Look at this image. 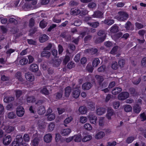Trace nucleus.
<instances>
[{"mask_svg":"<svg viewBox=\"0 0 146 146\" xmlns=\"http://www.w3.org/2000/svg\"><path fill=\"white\" fill-rule=\"evenodd\" d=\"M52 139V136L51 134H47L45 135L44 137V141L46 143H49L51 141Z\"/></svg>","mask_w":146,"mask_h":146,"instance_id":"4468645a","label":"nucleus"},{"mask_svg":"<svg viewBox=\"0 0 146 146\" xmlns=\"http://www.w3.org/2000/svg\"><path fill=\"white\" fill-rule=\"evenodd\" d=\"M74 140L76 142H80L82 140V135L80 134L74 135Z\"/></svg>","mask_w":146,"mask_h":146,"instance_id":"aec40b11","label":"nucleus"},{"mask_svg":"<svg viewBox=\"0 0 146 146\" xmlns=\"http://www.w3.org/2000/svg\"><path fill=\"white\" fill-rule=\"evenodd\" d=\"M71 88L69 86L66 88L65 89V96L66 97H68L71 91Z\"/></svg>","mask_w":146,"mask_h":146,"instance_id":"c756f323","label":"nucleus"},{"mask_svg":"<svg viewBox=\"0 0 146 146\" xmlns=\"http://www.w3.org/2000/svg\"><path fill=\"white\" fill-rule=\"evenodd\" d=\"M118 48L117 46L114 47L110 52V53L111 54L115 55L117 51Z\"/></svg>","mask_w":146,"mask_h":146,"instance_id":"6e6d98bb","label":"nucleus"},{"mask_svg":"<svg viewBox=\"0 0 146 146\" xmlns=\"http://www.w3.org/2000/svg\"><path fill=\"white\" fill-rule=\"evenodd\" d=\"M120 106V104L118 102H114L113 104V107L115 109L118 108Z\"/></svg>","mask_w":146,"mask_h":146,"instance_id":"680f3d73","label":"nucleus"},{"mask_svg":"<svg viewBox=\"0 0 146 146\" xmlns=\"http://www.w3.org/2000/svg\"><path fill=\"white\" fill-rule=\"evenodd\" d=\"M104 23L106 24L110 25L114 23V21L113 19H107L104 21Z\"/></svg>","mask_w":146,"mask_h":146,"instance_id":"37998d69","label":"nucleus"},{"mask_svg":"<svg viewBox=\"0 0 146 146\" xmlns=\"http://www.w3.org/2000/svg\"><path fill=\"white\" fill-rule=\"evenodd\" d=\"M40 91L41 93L45 95H48L49 94L47 87H45L41 88Z\"/></svg>","mask_w":146,"mask_h":146,"instance_id":"bb28decb","label":"nucleus"},{"mask_svg":"<svg viewBox=\"0 0 146 146\" xmlns=\"http://www.w3.org/2000/svg\"><path fill=\"white\" fill-rule=\"evenodd\" d=\"M106 70L105 66L104 65H102L98 69V70L99 72H104Z\"/></svg>","mask_w":146,"mask_h":146,"instance_id":"8fccbe9b","label":"nucleus"},{"mask_svg":"<svg viewBox=\"0 0 146 146\" xmlns=\"http://www.w3.org/2000/svg\"><path fill=\"white\" fill-rule=\"evenodd\" d=\"M79 111L82 114H85L87 112L86 108L84 106H81L79 109Z\"/></svg>","mask_w":146,"mask_h":146,"instance_id":"393cba45","label":"nucleus"},{"mask_svg":"<svg viewBox=\"0 0 146 146\" xmlns=\"http://www.w3.org/2000/svg\"><path fill=\"white\" fill-rule=\"evenodd\" d=\"M81 11L78 9H75L74 10L72 11L70 13L74 15H76L80 13Z\"/></svg>","mask_w":146,"mask_h":146,"instance_id":"79ce46f5","label":"nucleus"},{"mask_svg":"<svg viewBox=\"0 0 146 146\" xmlns=\"http://www.w3.org/2000/svg\"><path fill=\"white\" fill-rule=\"evenodd\" d=\"M27 101L28 103H32L35 101V98L33 96H27Z\"/></svg>","mask_w":146,"mask_h":146,"instance_id":"c85d7f7f","label":"nucleus"},{"mask_svg":"<svg viewBox=\"0 0 146 146\" xmlns=\"http://www.w3.org/2000/svg\"><path fill=\"white\" fill-rule=\"evenodd\" d=\"M92 138V136L90 135H85L83 136L82 141L83 142H87L90 140Z\"/></svg>","mask_w":146,"mask_h":146,"instance_id":"6ab92c4d","label":"nucleus"},{"mask_svg":"<svg viewBox=\"0 0 146 146\" xmlns=\"http://www.w3.org/2000/svg\"><path fill=\"white\" fill-rule=\"evenodd\" d=\"M111 67L113 69H117L118 68V66L117 62H113L111 64Z\"/></svg>","mask_w":146,"mask_h":146,"instance_id":"09e8293b","label":"nucleus"},{"mask_svg":"<svg viewBox=\"0 0 146 146\" xmlns=\"http://www.w3.org/2000/svg\"><path fill=\"white\" fill-rule=\"evenodd\" d=\"M7 116L10 119H13L15 117L16 115L14 113L11 112L8 113Z\"/></svg>","mask_w":146,"mask_h":146,"instance_id":"3c124183","label":"nucleus"},{"mask_svg":"<svg viewBox=\"0 0 146 146\" xmlns=\"http://www.w3.org/2000/svg\"><path fill=\"white\" fill-rule=\"evenodd\" d=\"M105 135L104 133L102 131H100L97 133L95 136L96 139H100L102 138Z\"/></svg>","mask_w":146,"mask_h":146,"instance_id":"5701e85b","label":"nucleus"},{"mask_svg":"<svg viewBox=\"0 0 146 146\" xmlns=\"http://www.w3.org/2000/svg\"><path fill=\"white\" fill-rule=\"evenodd\" d=\"M79 87H78V88H74L73 89L72 96L73 97L75 98H78L80 96V90Z\"/></svg>","mask_w":146,"mask_h":146,"instance_id":"39448f33","label":"nucleus"},{"mask_svg":"<svg viewBox=\"0 0 146 146\" xmlns=\"http://www.w3.org/2000/svg\"><path fill=\"white\" fill-rule=\"evenodd\" d=\"M14 98L12 97H6L4 99V101L6 103L11 102L14 100Z\"/></svg>","mask_w":146,"mask_h":146,"instance_id":"58836bf2","label":"nucleus"},{"mask_svg":"<svg viewBox=\"0 0 146 146\" xmlns=\"http://www.w3.org/2000/svg\"><path fill=\"white\" fill-rule=\"evenodd\" d=\"M74 63L72 62H71L68 64L67 67L69 69H71L74 67Z\"/></svg>","mask_w":146,"mask_h":146,"instance_id":"338daca9","label":"nucleus"},{"mask_svg":"<svg viewBox=\"0 0 146 146\" xmlns=\"http://www.w3.org/2000/svg\"><path fill=\"white\" fill-rule=\"evenodd\" d=\"M141 102V100L140 99L137 102V104L133 108V111L134 112L136 113H139L141 110V108L138 105L139 104H140Z\"/></svg>","mask_w":146,"mask_h":146,"instance_id":"9b49d317","label":"nucleus"},{"mask_svg":"<svg viewBox=\"0 0 146 146\" xmlns=\"http://www.w3.org/2000/svg\"><path fill=\"white\" fill-rule=\"evenodd\" d=\"M88 117L90 122L92 124H96L97 120V117L93 113H90L89 114Z\"/></svg>","mask_w":146,"mask_h":146,"instance_id":"20e7f679","label":"nucleus"},{"mask_svg":"<svg viewBox=\"0 0 146 146\" xmlns=\"http://www.w3.org/2000/svg\"><path fill=\"white\" fill-rule=\"evenodd\" d=\"M98 34L100 36L98 39L95 40L96 42L98 43L103 41L105 39L106 35L105 32L103 31H100L98 32Z\"/></svg>","mask_w":146,"mask_h":146,"instance_id":"7ed1b4c3","label":"nucleus"},{"mask_svg":"<svg viewBox=\"0 0 146 146\" xmlns=\"http://www.w3.org/2000/svg\"><path fill=\"white\" fill-rule=\"evenodd\" d=\"M118 63L119 66L121 68H122L123 67L125 64V62L124 60L121 59L119 61Z\"/></svg>","mask_w":146,"mask_h":146,"instance_id":"864d4df0","label":"nucleus"},{"mask_svg":"<svg viewBox=\"0 0 146 146\" xmlns=\"http://www.w3.org/2000/svg\"><path fill=\"white\" fill-rule=\"evenodd\" d=\"M88 6L90 8L93 9L96 6V4L94 3H89Z\"/></svg>","mask_w":146,"mask_h":146,"instance_id":"052dcab7","label":"nucleus"},{"mask_svg":"<svg viewBox=\"0 0 146 146\" xmlns=\"http://www.w3.org/2000/svg\"><path fill=\"white\" fill-rule=\"evenodd\" d=\"M16 96L17 97L19 98L22 94V92L20 90H15Z\"/></svg>","mask_w":146,"mask_h":146,"instance_id":"4d7b16f0","label":"nucleus"},{"mask_svg":"<svg viewBox=\"0 0 146 146\" xmlns=\"http://www.w3.org/2000/svg\"><path fill=\"white\" fill-rule=\"evenodd\" d=\"M12 139L11 136L9 135L4 137L3 139V143L5 145H9L11 142Z\"/></svg>","mask_w":146,"mask_h":146,"instance_id":"423d86ee","label":"nucleus"},{"mask_svg":"<svg viewBox=\"0 0 146 146\" xmlns=\"http://www.w3.org/2000/svg\"><path fill=\"white\" fill-rule=\"evenodd\" d=\"M87 118L85 116H81L79 118L80 122L82 124L85 123L87 121Z\"/></svg>","mask_w":146,"mask_h":146,"instance_id":"4c0bfd02","label":"nucleus"},{"mask_svg":"<svg viewBox=\"0 0 146 146\" xmlns=\"http://www.w3.org/2000/svg\"><path fill=\"white\" fill-rule=\"evenodd\" d=\"M122 90L121 88L116 87L113 89L112 91V93L114 95H117L121 92Z\"/></svg>","mask_w":146,"mask_h":146,"instance_id":"412c9836","label":"nucleus"},{"mask_svg":"<svg viewBox=\"0 0 146 146\" xmlns=\"http://www.w3.org/2000/svg\"><path fill=\"white\" fill-rule=\"evenodd\" d=\"M23 139L26 142H29L30 139V138L29 135L28 134L24 135L23 136Z\"/></svg>","mask_w":146,"mask_h":146,"instance_id":"bf43d9fd","label":"nucleus"},{"mask_svg":"<svg viewBox=\"0 0 146 146\" xmlns=\"http://www.w3.org/2000/svg\"><path fill=\"white\" fill-rule=\"evenodd\" d=\"M85 129L88 131H90L92 130L93 127L89 123L85 124L84 125Z\"/></svg>","mask_w":146,"mask_h":146,"instance_id":"473e14b6","label":"nucleus"},{"mask_svg":"<svg viewBox=\"0 0 146 146\" xmlns=\"http://www.w3.org/2000/svg\"><path fill=\"white\" fill-rule=\"evenodd\" d=\"M114 111L113 109L110 108H108L107 113L106 115V117L108 120L111 119V117L113 115Z\"/></svg>","mask_w":146,"mask_h":146,"instance_id":"1a4fd4ad","label":"nucleus"},{"mask_svg":"<svg viewBox=\"0 0 146 146\" xmlns=\"http://www.w3.org/2000/svg\"><path fill=\"white\" fill-rule=\"evenodd\" d=\"M48 115V119L50 121L53 120L55 117V115L54 113H52Z\"/></svg>","mask_w":146,"mask_h":146,"instance_id":"49530a36","label":"nucleus"},{"mask_svg":"<svg viewBox=\"0 0 146 146\" xmlns=\"http://www.w3.org/2000/svg\"><path fill=\"white\" fill-rule=\"evenodd\" d=\"M30 70L33 72H36L38 70V67L36 64H32L30 66Z\"/></svg>","mask_w":146,"mask_h":146,"instance_id":"f3484780","label":"nucleus"},{"mask_svg":"<svg viewBox=\"0 0 146 146\" xmlns=\"http://www.w3.org/2000/svg\"><path fill=\"white\" fill-rule=\"evenodd\" d=\"M23 141L22 136L20 135H17L16 139L12 142V146H19L21 145H24L23 143H22Z\"/></svg>","mask_w":146,"mask_h":146,"instance_id":"f257e3e1","label":"nucleus"},{"mask_svg":"<svg viewBox=\"0 0 146 146\" xmlns=\"http://www.w3.org/2000/svg\"><path fill=\"white\" fill-rule=\"evenodd\" d=\"M2 129L4 130L7 133H10L14 130V127L12 126H9L3 125L1 127Z\"/></svg>","mask_w":146,"mask_h":146,"instance_id":"f8f14e48","label":"nucleus"},{"mask_svg":"<svg viewBox=\"0 0 146 146\" xmlns=\"http://www.w3.org/2000/svg\"><path fill=\"white\" fill-rule=\"evenodd\" d=\"M16 76L19 79V80L21 82L23 81V80L21 77V74L20 72H18L17 73Z\"/></svg>","mask_w":146,"mask_h":146,"instance_id":"e2e57ef3","label":"nucleus"},{"mask_svg":"<svg viewBox=\"0 0 146 146\" xmlns=\"http://www.w3.org/2000/svg\"><path fill=\"white\" fill-rule=\"evenodd\" d=\"M25 111L23 108L22 106L17 108L16 110L17 115L19 117H22L24 114Z\"/></svg>","mask_w":146,"mask_h":146,"instance_id":"6e6552de","label":"nucleus"},{"mask_svg":"<svg viewBox=\"0 0 146 146\" xmlns=\"http://www.w3.org/2000/svg\"><path fill=\"white\" fill-rule=\"evenodd\" d=\"M103 13L99 11H97L94 13L93 15V17H98L101 18L102 17Z\"/></svg>","mask_w":146,"mask_h":146,"instance_id":"f704fd0d","label":"nucleus"},{"mask_svg":"<svg viewBox=\"0 0 146 146\" xmlns=\"http://www.w3.org/2000/svg\"><path fill=\"white\" fill-rule=\"evenodd\" d=\"M97 50L96 48H90L89 49H86L85 51L86 53H90L92 54H94L96 53L97 52Z\"/></svg>","mask_w":146,"mask_h":146,"instance_id":"2eb2a0df","label":"nucleus"},{"mask_svg":"<svg viewBox=\"0 0 146 146\" xmlns=\"http://www.w3.org/2000/svg\"><path fill=\"white\" fill-rule=\"evenodd\" d=\"M48 36L45 35H43L41 36L39 38V40L40 42H44L48 39Z\"/></svg>","mask_w":146,"mask_h":146,"instance_id":"4be33fe9","label":"nucleus"},{"mask_svg":"<svg viewBox=\"0 0 146 146\" xmlns=\"http://www.w3.org/2000/svg\"><path fill=\"white\" fill-rule=\"evenodd\" d=\"M47 25L46 22L44 20H43L40 22L39 25L41 28L43 29L46 27Z\"/></svg>","mask_w":146,"mask_h":146,"instance_id":"a19ab883","label":"nucleus"},{"mask_svg":"<svg viewBox=\"0 0 146 146\" xmlns=\"http://www.w3.org/2000/svg\"><path fill=\"white\" fill-rule=\"evenodd\" d=\"M62 137L59 133H56L55 135V140L56 142H58L60 141L61 142H63L65 141L64 139L61 138Z\"/></svg>","mask_w":146,"mask_h":146,"instance_id":"cd10ccee","label":"nucleus"},{"mask_svg":"<svg viewBox=\"0 0 146 146\" xmlns=\"http://www.w3.org/2000/svg\"><path fill=\"white\" fill-rule=\"evenodd\" d=\"M142 65L143 66H146V58H144L141 61Z\"/></svg>","mask_w":146,"mask_h":146,"instance_id":"774afa93","label":"nucleus"},{"mask_svg":"<svg viewBox=\"0 0 146 146\" xmlns=\"http://www.w3.org/2000/svg\"><path fill=\"white\" fill-rule=\"evenodd\" d=\"M140 116V119L141 121H144L146 119V115L144 113L141 114Z\"/></svg>","mask_w":146,"mask_h":146,"instance_id":"603ef678","label":"nucleus"},{"mask_svg":"<svg viewBox=\"0 0 146 146\" xmlns=\"http://www.w3.org/2000/svg\"><path fill=\"white\" fill-rule=\"evenodd\" d=\"M55 126V125L53 122H50L49 124L48 127V130L51 132L53 131Z\"/></svg>","mask_w":146,"mask_h":146,"instance_id":"a878e982","label":"nucleus"},{"mask_svg":"<svg viewBox=\"0 0 146 146\" xmlns=\"http://www.w3.org/2000/svg\"><path fill=\"white\" fill-rule=\"evenodd\" d=\"M38 112L40 115H42L45 112V109L43 106H41L38 110Z\"/></svg>","mask_w":146,"mask_h":146,"instance_id":"72a5a7b5","label":"nucleus"},{"mask_svg":"<svg viewBox=\"0 0 146 146\" xmlns=\"http://www.w3.org/2000/svg\"><path fill=\"white\" fill-rule=\"evenodd\" d=\"M99 60L98 58L94 59L92 61V66L94 67H96L100 63Z\"/></svg>","mask_w":146,"mask_h":146,"instance_id":"c9c22d12","label":"nucleus"},{"mask_svg":"<svg viewBox=\"0 0 146 146\" xmlns=\"http://www.w3.org/2000/svg\"><path fill=\"white\" fill-rule=\"evenodd\" d=\"M88 109L87 110L90 109L93 110L95 108L94 105L93 104L90 103L88 104Z\"/></svg>","mask_w":146,"mask_h":146,"instance_id":"5fc2aeb1","label":"nucleus"},{"mask_svg":"<svg viewBox=\"0 0 146 146\" xmlns=\"http://www.w3.org/2000/svg\"><path fill=\"white\" fill-rule=\"evenodd\" d=\"M81 21L79 20H76L74 23V25L77 26H79L81 25Z\"/></svg>","mask_w":146,"mask_h":146,"instance_id":"69168bd1","label":"nucleus"},{"mask_svg":"<svg viewBox=\"0 0 146 146\" xmlns=\"http://www.w3.org/2000/svg\"><path fill=\"white\" fill-rule=\"evenodd\" d=\"M71 132V130L70 128H66L62 129L60 132L61 134L63 136H67Z\"/></svg>","mask_w":146,"mask_h":146,"instance_id":"9d476101","label":"nucleus"},{"mask_svg":"<svg viewBox=\"0 0 146 146\" xmlns=\"http://www.w3.org/2000/svg\"><path fill=\"white\" fill-rule=\"evenodd\" d=\"M128 17V14L124 12H120L118 13V15L116 17V18L119 21H123L126 20Z\"/></svg>","mask_w":146,"mask_h":146,"instance_id":"f03ea898","label":"nucleus"},{"mask_svg":"<svg viewBox=\"0 0 146 146\" xmlns=\"http://www.w3.org/2000/svg\"><path fill=\"white\" fill-rule=\"evenodd\" d=\"M104 117H101L100 118L99 121V124L100 126H102L104 125Z\"/></svg>","mask_w":146,"mask_h":146,"instance_id":"a18cd8bd","label":"nucleus"},{"mask_svg":"<svg viewBox=\"0 0 146 146\" xmlns=\"http://www.w3.org/2000/svg\"><path fill=\"white\" fill-rule=\"evenodd\" d=\"M124 109L126 112H129L132 110V107L130 105H127L124 106Z\"/></svg>","mask_w":146,"mask_h":146,"instance_id":"ea45409f","label":"nucleus"},{"mask_svg":"<svg viewBox=\"0 0 146 146\" xmlns=\"http://www.w3.org/2000/svg\"><path fill=\"white\" fill-rule=\"evenodd\" d=\"M39 142V139L38 138H35L32 141V144L33 146H38Z\"/></svg>","mask_w":146,"mask_h":146,"instance_id":"e433bc0d","label":"nucleus"},{"mask_svg":"<svg viewBox=\"0 0 146 146\" xmlns=\"http://www.w3.org/2000/svg\"><path fill=\"white\" fill-rule=\"evenodd\" d=\"M4 112V108L3 105L0 104V115H3Z\"/></svg>","mask_w":146,"mask_h":146,"instance_id":"0e129e2a","label":"nucleus"},{"mask_svg":"<svg viewBox=\"0 0 146 146\" xmlns=\"http://www.w3.org/2000/svg\"><path fill=\"white\" fill-rule=\"evenodd\" d=\"M73 118L70 116L66 118L64 121V125L66 127L67 126V124L70 123L72 120Z\"/></svg>","mask_w":146,"mask_h":146,"instance_id":"7c9ffc66","label":"nucleus"},{"mask_svg":"<svg viewBox=\"0 0 146 146\" xmlns=\"http://www.w3.org/2000/svg\"><path fill=\"white\" fill-rule=\"evenodd\" d=\"M111 32L113 33H117L118 31V27L116 25H114L110 29Z\"/></svg>","mask_w":146,"mask_h":146,"instance_id":"2f4dec72","label":"nucleus"},{"mask_svg":"<svg viewBox=\"0 0 146 146\" xmlns=\"http://www.w3.org/2000/svg\"><path fill=\"white\" fill-rule=\"evenodd\" d=\"M106 109L102 108H98L96 111V114L98 115H101L106 112Z\"/></svg>","mask_w":146,"mask_h":146,"instance_id":"dca6fc26","label":"nucleus"},{"mask_svg":"<svg viewBox=\"0 0 146 146\" xmlns=\"http://www.w3.org/2000/svg\"><path fill=\"white\" fill-rule=\"evenodd\" d=\"M28 60L26 58H23L21 59L19 62L20 64L22 65H24L27 63Z\"/></svg>","mask_w":146,"mask_h":146,"instance_id":"de8ad7c7","label":"nucleus"},{"mask_svg":"<svg viewBox=\"0 0 146 146\" xmlns=\"http://www.w3.org/2000/svg\"><path fill=\"white\" fill-rule=\"evenodd\" d=\"M92 85L89 82L85 83L82 86V88L84 90H88L92 87Z\"/></svg>","mask_w":146,"mask_h":146,"instance_id":"a211bd4d","label":"nucleus"},{"mask_svg":"<svg viewBox=\"0 0 146 146\" xmlns=\"http://www.w3.org/2000/svg\"><path fill=\"white\" fill-rule=\"evenodd\" d=\"M134 137H128L126 140V142L128 143H131L134 140Z\"/></svg>","mask_w":146,"mask_h":146,"instance_id":"13d9d810","label":"nucleus"},{"mask_svg":"<svg viewBox=\"0 0 146 146\" xmlns=\"http://www.w3.org/2000/svg\"><path fill=\"white\" fill-rule=\"evenodd\" d=\"M88 24L90 26H91L94 28H96L98 27L99 25V23L98 22L94 23H88Z\"/></svg>","mask_w":146,"mask_h":146,"instance_id":"c03bdc74","label":"nucleus"},{"mask_svg":"<svg viewBox=\"0 0 146 146\" xmlns=\"http://www.w3.org/2000/svg\"><path fill=\"white\" fill-rule=\"evenodd\" d=\"M40 55L42 56H44L47 58H48L50 56V53L49 52L46 51V50H44L41 53Z\"/></svg>","mask_w":146,"mask_h":146,"instance_id":"b1692460","label":"nucleus"},{"mask_svg":"<svg viewBox=\"0 0 146 146\" xmlns=\"http://www.w3.org/2000/svg\"><path fill=\"white\" fill-rule=\"evenodd\" d=\"M129 96V94L127 92H123L119 94L118 96V98L120 100H124L127 98Z\"/></svg>","mask_w":146,"mask_h":146,"instance_id":"0eeeda50","label":"nucleus"},{"mask_svg":"<svg viewBox=\"0 0 146 146\" xmlns=\"http://www.w3.org/2000/svg\"><path fill=\"white\" fill-rule=\"evenodd\" d=\"M25 77L27 80L30 82H32L35 80L34 76L29 73H26L25 75Z\"/></svg>","mask_w":146,"mask_h":146,"instance_id":"ddd939ff","label":"nucleus"}]
</instances>
